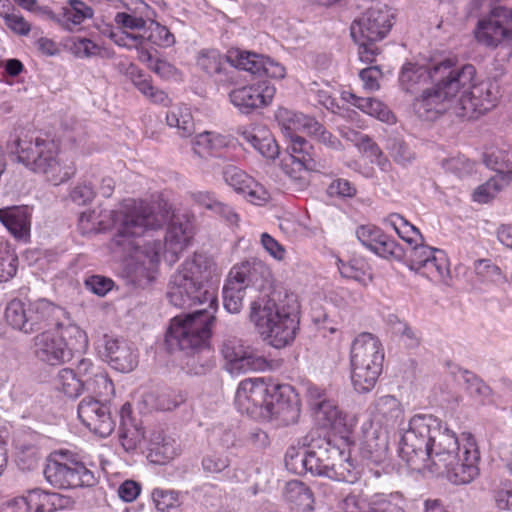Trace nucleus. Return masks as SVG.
<instances>
[{"label":"nucleus","mask_w":512,"mask_h":512,"mask_svg":"<svg viewBox=\"0 0 512 512\" xmlns=\"http://www.w3.org/2000/svg\"><path fill=\"white\" fill-rule=\"evenodd\" d=\"M216 311L199 309L172 318L165 337L168 349L190 354L209 347Z\"/></svg>","instance_id":"8"},{"label":"nucleus","mask_w":512,"mask_h":512,"mask_svg":"<svg viewBox=\"0 0 512 512\" xmlns=\"http://www.w3.org/2000/svg\"><path fill=\"white\" fill-rule=\"evenodd\" d=\"M474 35L478 43L489 48L512 46L511 11L503 6L492 7L478 20Z\"/></svg>","instance_id":"15"},{"label":"nucleus","mask_w":512,"mask_h":512,"mask_svg":"<svg viewBox=\"0 0 512 512\" xmlns=\"http://www.w3.org/2000/svg\"><path fill=\"white\" fill-rule=\"evenodd\" d=\"M363 451L375 463L385 460L389 449V430L373 426H363Z\"/></svg>","instance_id":"28"},{"label":"nucleus","mask_w":512,"mask_h":512,"mask_svg":"<svg viewBox=\"0 0 512 512\" xmlns=\"http://www.w3.org/2000/svg\"><path fill=\"white\" fill-rule=\"evenodd\" d=\"M196 63L202 72L218 83L230 84L234 81L236 71L231 67L229 55L225 56L216 49H202Z\"/></svg>","instance_id":"25"},{"label":"nucleus","mask_w":512,"mask_h":512,"mask_svg":"<svg viewBox=\"0 0 512 512\" xmlns=\"http://www.w3.org/2000/svg\"><path fill=\"white\" fill-rule=\"evenodd\" d=\"M484 163L496 174L474 191L473 200L478 203L489 202L512 181V151L493 149L484 154Z\"/></svg>","instance_id":"16"},{"label":"nucleus","mask_w":512,"mask_h":512,"mask_svg":"<svg viewBox=\"0 0 512 512\" xmlns=\"http://www.w3.org/2000/svg\"><path fill=\"white\" fill-rule=\"evenodd\" d=\"M384 351L380 340L371 333H361L350 351L351 383L358 393L370 392L382 372Z\"/></svg>","instance_id":"10"},{"label":"nucleus","mask_w":512,"mask_h":512,"mask_svg":"<svg viewBox=\"0 0 512 512\" xmlns=\"http://www.w3.org/2000/svg\"><path fill=\"white\" fill-rule=\"evenodd\" d=\"M297 296L274 290L250 305V320L263 338L275 348H283L296 337L299 325Z\"/></svg>","instance_id":"4"},{"label":"nucleus","mask_w":512,"mask_h":512,"mask_svg":"<svg viewBox=\"0 0 512 512\" xmlns=\"http://www.w3.org/2000/svg\"><path fill=\"white\" fill-rule=\"evenodd\" d=\"M386 150L393 161L402 167L409 166L416 158L415 153L408 144L399 137H388Z\"/></svg>","instance_id":"48"},{"label":"nucleus","mask_w":512,"mask_h":512,"mask_svg":"<svg viewBox=\"0 0 512 512\" xmlns=\"http://www.w3.org/2000/svg\"><path fill=\"white\" fill-rule=\"evenodd\" d=\"M61 313L59 307L45 299L29 303L13 299L5 309V319L13 329L30 334L51 327Z\"/></svg>","instance_id":"13"},{"label":"nucleus","mask_w":512,"mask_h":512,"mask_svg":"<svg viewBox=\"0 0 512 512\" xmlns=\"http://www.w3.org/2000/svg\"><path fill=\"white\" fill-rule=\"evenodd\" d=\"M276 89L268 81L235 88L229 92L231 104L243 114H250L256 109L268 106L275 95Z\"/></svg>","instance_id":"18"},{"label":"nucleus","mask_w":512,"mask_h":512,"mask_svg":"<svg viewBox=\"0 0 512 512\" xmlns=\"http://www.w3.org/2000/svg\"><path fill=\"white\" fill-rule=\"evenodd\" d=\"M314 412L316 420L322 427L337 428L344 424L342 412L332 400L323 399L317 402Z\"/></svg>","instance_id":"44"},{"label":"nucleus","mask_w":512,"mask_h":512,"mask_svg":"<svg viewBox=\"0 0 512 512\" xmlns=\"http://www.w3.org/2000/svg\"><path fill=\"white\" fill-rule=\"evenodd\" d=\"M14 152L19 163L28 170L45 175L53 185L68 181L75 174L73 165H64L56 142L47 137L24 133L14 141Z\"/></svg>","instance_id":"6"},{"label":"nucleus","mask_w":512,"mask_h":512,"mask_svg":"<svg viewBox=\"0 0 512 512\" xmlns=\"http://www.w3.org/2000/svg\"><path fill=\"white\" fill-rule=\"evenodd\" d=\"M230 465V460L227 455L218 452L207 454L202 459V467L209 473H220Z\"/></svg>","instance_id":"63"},{"label":"nucleus","mask_w":512,"mask_h":512,"mask_svg":"<svg viewBox=\"0 0 512 512\" xmlns=\"http://www.w3.org/2000/svg\"><path fill=\"white\" fill-rule=\"evenodd\" d=\"M221 353L226 361V370L231 374L270 371L278 366L275 361L244 347L241 340L235 337L224 340Z\"/></svg>","instance_id":"17"},{"label":"nucleus","mask_w":512,"mask_h":512,"mask_svg":"<svg viewBox=\"0 0 512 512\" xmlns=\"http://www.w3.org/2000/svg\"><path fill=\"white\" fill-rule=\"evenodd\" d=\"M132 238L129 248L130 256L147 271L148 277L154 272L161 256L169 264L177 261L179 254L188 246L191 231L188 223L173 220L169 225L164 244L160 240H144L142 244Z\"/></svg>","instance_id":"7"},{"label":"nucleus","mask_w":512,"mask_h":512,"mask_svg":"<svg viewBox=\"0 0 512 512\" xmlns=\"http://www.w3.org/2000/svg\"><path fill=\"white\" fill-rule=\"evenodd\" d=\"M276 118L286 137L298 135V131L309 134L316 121L314 117L305 115L301 112L281 108L277 111Z\"/></svg>","instance_id":"31"},{"label":"nucleus","mask_w":512,"mask_h":512,"mask_svg":"<svg viewBox=\"0 0 512 512\" xmlns=\"http://www.w3.org/2000/svg\"><path fill=\"white\" fill-rule=\"evenodd\" d=\"M387 321L392 333L399 336L407 347L415 348L419 345L421 337L418 330L400 320L396 315H389Z\"/></svg>","instance_id":"49"},{"label":"nucleus","mask_w":512,"mask_h":512,"mask_svg":"<svg viewBox=\"0 0 512 512\" xmlns=\"http://www.w3.org/2000/svg\"><path fill=\"white\" fill-rule=\"evenodd\" d=\"M18 258L8 246L0 249V282L10 280L17 272Z\"/></svg>","instance_id":"57"},{"label":"nucleus","mask_w":512,"mask_h":512,"mask_svg":"<svg viewBox=\"0 0 512 512\" xmlns=\"http://www.w3.org/2000/svg\"><path fill=\"white\" fill-rule=\"evenodd\" d=\"M43 474L46 481L58 489L92 487L97 483L94 472L69 450L52 452Z\"/></svg>","instance_id":"12"},{"label":"nucleus","mask_w":512,"mask_h":512,"mask_svg":"<svg viewBox=\"0 0 512 512\" xmlns=\"http://www.w3.org/2000/svg\"><path fill=\"white\" fill-rule=\"evenodd\" d=\"M143 427L133 418H124L120 423L119 440L125 451L136 450L144 441Z\"/></svg>","instance_id":"42"},{"label":"nucleus","mask_w":512,"mask_h":512,"mask_svg":"<svg viewBox=\"0 0 512 512\" xmlns=\"http://www.w3.org/2000/svg\"><path fill=\"white\" fill-rule=\"evenodd\" d=\"M399 457L413 471L445 476L455 485H465L480 474V451L470 433L460 438L430 414L414 415L399 442Z\"/></svg>","instance_id":"1"},{"label":"nucleus","mask_w":512,"mask_h":512,"mask_svg":"<svg viewBox=\"0 0 512 512\" xmlns=\"http://www.w3.org/2000/svg\"><path fill=\"white\" fill-rule=\"evenodd\" d=\"M278 389L283 395L291 391V386L266 383L263 378L245 379L236 390L235 404L241 413L248 415H256L258 410L259 413L265 412Z\"/></svg>","instance_id":"14"},{"label":"nucleus","mask_w":512,"mask_h":512,"mask_svg":"<svg viewBox=\"0 0 512 512\" xmlns=\"http://www.w3.org/2000/svg\"><path fill=\"white\" fill-rule=\"evenodd\" d=\"M32 209L28 206L0 208V222L17 240L27 242L31 232Z\"/></svg>","instance_id":"27"},{"label":"nucleus","mask_w":512,"mask_h":512,"mask_svg":"<svg viewBox=\"0 0 512 512\" xmlns=\"http://www.w3.org/2000/svg\"><path fill=\"white\" fill-rule=\"evenodd\" d=\"M410 254H409V267L411 270L419 269V266H422L433 254L436 252H440V249L432 248L428 245L423 244H414L410 246Z\"/></svg>","instance_id":"60"},{"label":"nucleus","mask_w":512,"mask_h":512,"mask_svg":"<svg viewBox=\"0 0 512 512\" xmlns=\"http://www.w3.org/2000/svg\"><path fill=\"white\" fill-rule=\"evenodd\" d=\"M355 235L366 249L381 258L400 261L406 255L400 244L375 225H360L356 228Z\"/></svg>","instance_id":"19"},{"label":"nucleus","mask_w":512,"mask_h":512,"mask_svg":"<svg viewBox=\"0 0 512 512\" xmlns=\"http://www.w3.org/2000/svg\"><path fill=\"white\" fill-rule=\"evenodd\" d=\"M166 122L170 127L176 128L181 137H188L195 130L191 111L185 105L175 106L169 110Z\"/></svg>","instance_id":"45"},{"label":"nucleus","mask_w":512,"mask_h":512,"mask_svg":"<svg viewBox=\"0 0 512 512\" xmlns=\"http://www.w3.org/2000/svg\"><path fill=\"white\" fill-rule=\"evenodd\" d=\"M284 498L292 508H296L302 512L313 509V493L310 488L301 481L292 480L287 482L284 489Z\"/></svg>","instance_id":"34"},{"label":"nucleus","mask_w":512,"mask_h":512,"mask_svg":"<svg viewBox=\"0 0 512 512\" xmlns=\"http://www.w3.org/2000/svg\"><path fill=\"white\" fill-rule=\"evenodd\" d=\"M151 496L157 512H182V499L178 491L155 488Z\"/></svg>","instance_id":"47"},{"label":"nucleus","mask_w":512,"mask_h":512,"mask_svg":"<svg viewBox=\"0 0 512 512\" xmlns=\"http://www.w3.org/2000/svg\"><path fill=\"white\" fill-rule=\"evenodd\" d=\"M222 293L225 309L229 313H239L243 307L246 290L225 282Z\"/></svg>","instance_id":"54"},{"label":"nucleus","mask_w":512,"mask_h":512,"mask_svg":"<svg viewBox=\"0 0 512 512\" xmlns=\"http://www.w3.org/2000/svg\"><path fill=\"white\" fill-rule=\"evenodd\" d=\"M97 349L102 357L120 372H130L137 365V354L125 341L110 335H103L97 342Z\"/></svg>","instance_id":"22"},{"label":"nucleus","mask_w":512,"mask_h":512,"mask_svg":"<svg viewBox=\"0 0 512 512\" xmlns=\"http://www.w3.org/2000/svg\"><path fill=\"white\" fill-rule=\"evenodd\" d=\"M398 495L375 494L368 512H405Z\"/></svg>","instance_id":"56"},{"label":"nucleus","mask_w":512,"mask_h":512,"mask_svg":"<svg viewBox=\"0 0 512 512\" xmlns=\"http://www.w3.org/2000/svg\"><path fill=\"white\" fill-rule=\"evenodd\" d=\"M476 275L484 282L501 283L505 277L501 269L489 259H479L473 264Z\"/></svg>","instance_id":"53"},{"label":"nucleus","mask_w":512,"mask_h":512,"mask_svg":"<svg viewBox=\"0 0 512 512\" xmlns=\"http://www.w3.org/2000/svg\"><path fill=\"white\" fill-rule=\"evenodd\" d=\"M358 109L384 123L394 124L396 122V117L392 111L378 99L363 98Z\"/></svg>","instance_id":"51"},{"label":"nucleus","mask_w":512,"mask_h":512,"mask_svg":"<svg viewBox=\"0 0 512 512\" xmlns=\"http://www.w3.org/2000/svg\"><path fill=\"white\" fill-rule=\"evenodd\" d=\"M223 179L226 184L231 186L236 192L242 194L249 183H252L253 178L247 175L240 168L228 165L223 170Z\"/></svg>","instance_id":"55"},{"label":"nucleus","mask_w":512,"mask_h":512,"mask_svg":"<svg viewBox=\"0 0 512 512\" xmlns=\"http://www.w3.org/2000/svg\"><path fill=\"white\" fill-rule=\"evenodd\" d=\"M228 145L226 136L216 132L204 131L192 140L193 151L201 158L216 156Z\"/></svg>","instance_id":"32"},{"label":"nucleus","mask_w":512,"mask_h":512,"mask_svg":"<svg viewBox=\"0 0 512 512\" xmlns=\"http://www.w3.org/2000/svg\"><path fill=\"white\" fill-rule=\"evenodd\" d=\"M134 86L146 97L150 98L154 103L168 105L170 102L167 94L156 89L149 78H147L135 65L131 64L127 69Z\"/></svg>","instance_id":"37"},{"label":"nucleus","mask_w":512,"mask_h":512,"mask_svg":"<svg viewBox=\"0 0 512 512\" xmlns=\"http://www.w3.org/2000/svg\"><path fill=\"white\" fill-rule=\"evenodd\" d=\"M67 46L75 56L80 58L92 57L100 53V47L88 38H72Z\"/></svg>","instance_id":"58"},{"label":"nucleus","mask_w":512,"mask_h":512,"mask_svg":"<svg viewBox=\"0 0 512 512\" xmlns=\"http://www.w3.org/2000/svg\"><path fill=\"white\" fill-rule=\"evenodd\" d=\"M384 223L393 228L409 246L423 242V236L419 229L398 213L388 215L384 219Z\"/></svg>","instance_id":"41"},{"label":"nucleus","mask_w":512,"mask_h":512,"mask_svg":"<svg viewBox=\"0 0 512 512\" xmlns=\"http://www.w3.org/2000/svg\"><path fill=\"white\" fill-rule=\"evenodd\" d=\"M433 65L424 67L412 63L405 64L399 75V83L401 88L408 92L413 93L419 86L425 84L429 79L432 80Z\"/></svg>","instance_id":"35"},{"label":"nucleus","mask_w":512,"mask_h":512,"mask_svg":"<svg viewBox=\"0 0 512 512\" xmlns=\"http://www.w3.org/2000/svg\"><path fill=\"white\" fill-rule=\"evenodd\" d=\"M57 333L45 331L34 339V352L42 362L59 365L69 361L74 353H81L88 347V337L78 325L53 321Z\"/></svg>","instance_id":"9"},{"label":"nucleus","mask_w":512,"mask_h":512,"mask_svg":"<svg viewBox=\"0 0 512 512\" xmlns=\"http://www.w3.org/2000/svg\"><path fill=\"white\" fill-rule=\"evenodd\" d=\"M93 9L81 0H68L54 15V19L64 29L73 31L77 26L82 24L86 19L93 17Z\"/></svg>","instance_id":"30"},{"label":"nucleus","mask_w":512,"mask_h":512,"mask_svg":"<svg viewBox=\"0 0 512 512\" xmlns=\"http://www.w3.org/2000/svg\"><path fill=\"white\" fill-rule=\"evenodd\" d=\"M231 67L262 76L265 56L249 51L234 50L229 52Z\"/></svg>","instance_id":"39"},{"label":"nucleus","mask_w":512,"mask_h":512,"mask_svg":"<svg viewBox=\"0 0 512 512\" xmlns=\"http://www.w3.org/2000/svg\"><path fill=\"white\" fill-rule=\"evenodd\" d=\"M150 34L148 40L158 46L169 47L174 44L175 39L173 34L168 30L167 27L160 25L159 23H151Z\"/></svg>","instance_id":"64"},{"label":"nucleus","mask_w":512,"mask_h":512,"mask_svg":"<svg viewBox=\"0 0 512 512\" xmlns=\"http://www.w3.org/2000/svg\"><path fill=\"white\" fill-rule=\"evenodd\" d=\"M215 270L213 259L204 254L185 260L171 275L168 301L178 308L206 305L203 309L217 310V288L210 282Z\"/></svg>","instance_id":"5"},{"label":"nucleus","mask_w":512,"mask_h":512,"mask_svg":"<svg viewBox=\"0 0 512 512\" xmlns=\"http://www.w3.org/2000/svg\"><path fill=\"white\" fill-rule=\"evenodd\" d=\"M237 133L244 142L251 145L255 151L267 160H275L279 156V146L266 126L259 124L241 126Z\"/></svg>","instance_id":"26"},{"label":"nucleus","mask_w":512,"mask_h":512,"mask_svg":"<svg viewBox=\"0 0 512 512\" xmlns=\"http://www.w3.org/2000/svg\"><path fill=\"white\" fill-rule=\"evenodd\" d=\"M55 385L65 395L74 398L83 388V379L78 378L72 369L63 368L57 374Z\"/></svg>","instance_id":"50"},{"label":"nucleus","mask_w":512,"mask_h":512,"mask_svg":"<svg viewBox=\"0 0 512 512\" xmlns=\"http://www.w3.org/2000/svg\"><path fill=\"white\" fill-rule=\"evenodd\" d=\"M78 417L90 431L100 437L109 436L115 428V421L105 400L84 397L78 405Z\"/></svg>","instance_id":"20"},{"label":"nucleus","mask_w":512,"mask_h":512,"mask_svg":"<svg viewBox=\"0 0 512 512\" xmlns=\"http://www.w3.org/2000/svg\"><path fill=\"white\" fill-rule=\"evenodd\" d=\"M338 269L343 277L356 281H362L366 274V264L359 259H352L348 262L339 260Z\"/></svg>","instance_id":"61"},{"label":"nucleus","mask_w":512,"mask_h":512,"mask_svg":"<svg viewBox=\"0 0 512 512\" xmlns=\"http://www.w3.org/2000/svg\"><path fill=\"white\" fill-rule=\"evenodd\" d=\"M393 14L388 6L369 8L351 25V36L358 44V55L363 63L375 61L380 49L377 42L386 37L392 27Z\"/></svg>","instance_id":"11"},{"label":"nucleus","mask_w":512,"mask_h":512,"mask_svg":"<svg viewBox=\"0 0 512 512\" xmlns=\"http://www.w3.org/2000/svg\"><path fill=\"white\" fill-rule=\"evenodd\" d=\"M111 218L117 230L114 242L129 251L131 239L156 230L166 222L162 212L154 206L135 199L125 200L118 211L87 210L80 214L78 228L81 234L98 233L109 227Z\"/></svg>","instance_id":"3"},{"label":"nucleus","mask_w":512,"mask_h":512,"mask_svg":"<svg viewBox=\"0 0 512 512\" xmlns=\"http://www.w3.org/2000/svg\"><path fill=\"white\" fill-rule=\"evenodd\" d=\"M369 424L390 430L402 420L404 410L398 399L392 395L377 397L369 406Z\"/></svg>","instance_id":"24"},{"label":"nucleus","mask_w":512,"mask_h":512,"mask_svg":"<svg viewBox=\"0 0 512 512\" xmlns=\"http://www.w3.org/2000/svg\"><path fill=\"white\" fill-rule=\"evenodd\" d=\"M431 281H441L449 273V265L443 250L433 254L419 269L415 270Z\"/></svg>","instance_id":"46"},{"label":"nucleus","mask_w":512,"mask_h":512,"mask_svg":"<svg viewBox=\"0 0 512 512\" xmlns=\"http://www.w3.org/2000/svg\"><path fill=\"white\" fill-rule=\"evenodd\" d=\"M260 416L274 421L278 426H288L298 421L300 416V405L294 390L291 387L289 393L280 394V389L273 394L265 412Z\"/></svg>","instance_id":"23"},{"label":"nucleus","mask_w":512,"mask_h":512,"mask_svg":"<svg viewBox=\"0 0 512 512\" xmlns=\"http://www.w3.org/2000/svg\"><path fill=\"white\" fill-rule=\"evenodd\" d=\"M287 138L289 139L287 151L293 161L305 170H312L315 162L311 154V144L300 135H293Z\"/></svg>","instance_id":"43"},{"label":"nucleus","mask_w":512,"mask_h":512,"mask_svg":"<svg viewBox=\"0 0 512 512\" xmlns=\"http://www.w3.org/2000/svg\"><path fill=\"white\" fill-rule=\"evenodd\" d=\"M339 456V447L330 440L321 439L313 443L302 454L297 453L296 459L306 471L314 475L327 477L332 464Z\"/></svg>","instance_id":"21"},{"label":"nucleus","mask_w":512,"mask_h":512,"mask_svg":"<svg viewBox=\"0 0 512 512\" xmlns=\"http://www.w3.org/2000/svg\"><path fill=\"white\" fill-rule=\"evenodd\" d=\"M434 86L415 99L413 108L419 118L432 121L451 111L461 118L474 119L495 106L498 84L491 80L476 83L472 64L457 66L447 58L433 65Z\"/></svg>","instance_id":"2"},{"label":"nucleus","mask_w":512,"mask_h":512,"mask_svg":"<svg viewBox=\"0 0 512 512\" xmlns=\"http://www.w3.org/2000/svg\"><path fill=\"white\" fill-rule=\"evenodd\" d=\"M308 135L314 137L319 143L323 144L328 149L335 151L342 149L341 141L317 120L315 121L313 128H311Z\"/></svg>","instance_id":"59"},{"label":"nucleus","mask_w":512,"mask_h":512,"mask_svg":"<svg viewBox=\"0 0 512 512\" xmlns=\"http://www.w3.org/2000/svg\"><path fill=\"white\" fill-rule=\"evenodd\" d=\"M91 397L108 401L114 395L115 388L112 381L102 369H97L94 376L83 379V388Z\"/></svg>","instance_id":"40"},{"label":"nucleus","mask_w":512,"mask_h":512,"mask_svg":"<svg viewBox=\"0 0 512 512\" xmlns=\"http://www.w3.org/2000/svg\"><path fill=\"white\" fill-rule=\"evenodd\" d=\"M372 499L373 497L367 502V499L363 497L361 492H352L341 501L339 507L342 512H364L367 506L370 509Z\"/></svg>","instance_id":"62"},{"label":"nucleus","mask_w":512,"mask_h":512,"mask_svg":"<svg viewBox=\"0 0 512 512\" xmlns=\"http://www.w3.org/2000/svg\"><path fill=\"white\" fill-rule=\"evenodd\" d=\"M467 392L483 403L493 402L491 388L479 377L469 371L463 373Z\"/></svg>","instance_id":"52"},{"label":"nucleus","mask_w":512,"mask_h":512,"mask_svg":"<svg viewBox=\"0 0 512 512\" xmlns=\"http://www.w3.org/2000/svg\"><path fill=\"white\" fill-rule=\"evenodd\" d=\"M148 449L151 461L159 464H164L173 459L178 453L176 441L162 433L153 435Z\"/></svg>","instance_id":"38"},{"label":"nucleus","mask_w":512,"mask_h":512,"mask_svg":"<svg viewBox=\"0 0 512 512\" xmlns=\"http://www.w3.org/2000/svg\"><path fill=\"white\" fill-rule=\"evenodd\" d=\"M266 272L267 269L262 263L255 260H247L235 264L231 268L225 282L247 290V288L258 282L259 276H263Z\"/></svg>","instance_id":"29"},{"label":"nucleus","mask_w":512,"mask_h":512,"mask_svg":"<svg viewBox=\"0 0 512 512\" xmlns=\"http://www.w3.org/2000/svg\"><path fill=\"white\" fill-rule=\"evenodd\" d=\"M26 495L30 512H53L63 507V497L58 493L35 488Z\"/></svg>","instance_id":"36"},{"label":"nucleus","mask_w":512,"mask_h":512,"mask_svg":"<svg viewBox=\"0 0 512 512\" xmlns=\"http://www.w3.org/2000/svg\"><path fill=\"white\" fill-rule=\"evenodd\" d=\"M336 459L327 477L336 481L355 483L360 478L361 470L352 460L350 452L339 448V456Z\"/></svg>","instance_id":"33"}]
</instances>
